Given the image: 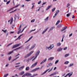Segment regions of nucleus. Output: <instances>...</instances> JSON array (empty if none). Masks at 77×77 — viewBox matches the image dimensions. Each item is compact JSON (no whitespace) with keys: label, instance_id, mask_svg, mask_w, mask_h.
Wrapping results in <instances>:
<instances>
[{"label":"nucleus","instance_id":"nucleus-1","mask_svg":"<svg viewBox=\"0 0 77 77\" xmlns=\"http://www.w3.org/2000/svg\"><path fill=\"white\" fill-rule=\"evenodd\" d=\"M23 47V46H20V47H19L17 48L14 49L13 50L10 52H9L8 53V54H12V53L14 52V51H15V50H18V49H20V48H22Z\"/></svg>","mask_w":77,"mask_h":77},{"label":"nucleus","instance_id":"nucleus-2","mask_svg":"<svg viewBox=\"0 0 77 77\" xmlns=\"http://www.w3.org/2000/svg\"><path fill=\"white\" fill-rule=\"evenodd\" d=\"M39 53H40V51H38L36 52L35 57L34 58V59H33L32 60V62L33 61V60H35V59H36V57H37V56H38L39 55Z\"/></svg>","mask_w":77,"mask_h":77},{"label":"nucleus","instance_id":"nucleus-3","mask_svg":"<svg viewBox=\"0 0 77 77\" xmlns=\"http://www.w3.org/2000/svg\"><path fill=\"white\" fill-rule=\"evenodd\" d=\"M34 52V51H31V52H30L28 54L26 55L25 57V58H27V57H29V56H30V55H31V54H32L33 52Z\"/></svg>","mask_w":77,"mask_h":77},{"label":"nucleus","instance_id":"nucleus-4","mask_svg":"<svg viewBox=\"0 0 77 77\" xmlns=\"http://www.w3.org/2000/svg\"><path fill=\"white\" fill-rule=\"evenodd\" d=\"M20 45H21V43L15 45L13 46L12 49H13V48H16V47H19V46H20Z\"/></svg>","mask_w":77,"mask_h":77},{"label":"nucleus","instance_id":"nucleus-5","mask_svg":"<svg viewBox=\"0 0 77 77\" xmlns=\"http://www.w3.org/2000/svg\"><path fill=\"white\" fill-rule=\"evenodd\" d=\"M38 63V62H36L35 63H34V64H32L30 67V68H33V67H35V66H36V65H37V64Z\"/></svg>","mask_w":77,"mask_h":77},{"label":"nucleus","instance_id":"nucleus-6","mask_svg":"<svg viewBox=\"0 0 77 77\" xmlns=\"http://www.w3.org/2000/svg\"><path fill=\"white\" fill-rule=\"evenodd\" d=\"M54 47V45H51L48 48V49L49 50H51L52 48H53Z\"/></svg>","mask_w":77,"mask_h":77},{"label":"nucleus","instance_id":"nucleus-7","mask_svg":"<svg viewBox=\"0 0 77 77\" xmlns=\"http://www.w3.org/2000/svg\"><path fill=\"white\" fill-rule=\"evenodd\" d=\"M59 12V10H57L55 14V15L54 16H53V18H54V17H56V16L57 15V14Z\"/></svg>","mask_w":77,"mask_h":77},{"label":"nucleus","instance_id":"nucleus-8","mask_svg":"<svg viewBox=\"0 0 77 77\" xmlns=\"http://www.w3.org/2000/svg\"><path fill=\"white\" fill-rule=\"evenodd\" d=\"M49 70H50V69H47L43 73H42L41 75H44V74H45V73H46V72H48V71Z\"/></svg>","mask_w":77,"mask_h":77},{"label":"nucleus","instance_id":"nucleus-9","mask_svg":"<svg viewBox=\"0 0 77 77\" xmlns=\"http://www.w3.org/2000/svg\"><path fill=\"white\" fill-rule=\"evenodd\" d=\"M67 26H66V27H63V29H62L61 30V31L63 32V31L65 30H66V29H67Z\"/></svg>","mask_w":77,"mask_h":77},{"label":"nucleus","instance_id":"nucleus-10","mask_svg":"<svg viewBox=\"0 0 77 77\" xmlns=\"http://www.w3.org/2000/svg\"><path fill=\"white\" fill-rule=\"evenodd\" d=\"M46 61H47V58L45 59V60H44L43 61H42L41 63H40V64H42V63H44V62H46Z\"/></svg>","mask_w":77,"mask_h":77},{"label":"nucleus","instance_id":"nucleus-11","mask_svg":"<svg viewBox=\"0 0 77 77\" xmlns=\"http://www.w3.org/2000/svg\"><path fill=\"white\" fill-rule=\"evenodd\" d=\"M46 61H47V58L45 59V60H44L43 61H42L41 63H40V64H42V63H44V62H46Z\"/></svg>","mask_w":77,"mask_h":77},{"label":"nucleus","instance_id":"nucleus-12","mask_svg":"<svg viewBox=\"0 0 77 77\" xmlns=\"http://www.w3.org/2000/svg\"><path fill=\"white\" fill-rule=\"evenodd\" d=\"M24 66H22L21 67H20L19 69H18L19 70H21V69H23V68H24Z\"/></svg>","mask_w":77,"mask_h":77},{"label":"nucleus","instance_id":"nucleus-13","mask_svg":"<svg viewBox=\"0 0 77 77\" xmlns=\"http://www.w3.org/2000/svg\"><path fill=\"white\" fill-rule=\"evenodd\" d=\"M24 74V71H23L21 72H20L19 73V75H23Z\"/></svg>","mask_w":77,"mask_h":77},{"label":"nucleus","instance_id":"nucleus-14","mask_svg":"<svg viewBox=\"0 0 77 77\" xmlns=\"http://www.w3.org/2000/svg\"><path fill=\"white\" fill-rule=\"evenodd\" d=\"M32 38H33V36H31L28 40L25 42V43H26L27 42H29V41H30V40Z\"/></svg>","mask_w":77,"mask_h":77},{"label":"nucleus","instance_id":"nucleus-15","mask_svg":"<svg viewBox=\"0 0 77 77\" xmlns=\"http://www.w3.org/2000/svg\"><path fill=\"white\" fill-rule=\"evenodd\" d=\"M53 59H54V57H50L48 59V60H51Z\"/></svg>","mask_w":77,"mask_h":77},{"label":"nucleus","instance_id":"nucleus-16","mask_svg":"<svg viewBox=\"0 0 77 77\" xmlns=\"http://www.w3.org/2000/svg\"><path fill=\"white\" fill-rule=\"evenodd\" d=\"M62 49L61 48H58L57 50V51H62Z\"/></svg>","mask_w":77,"mask_h":77},{"label":"nucleus","instance_id":"nucleus-17","mask_svg":"<svg viewBox=\"0 0 77 77\" xmlns=\"http://www.w3.org/2000/svg\"><path fill=\"white\" fill-rule=\"evenodd\" d=\"M10 24H12L13 23V17H11L10 19Z\"/></svg>","mask_w":77,"mask_h":77},{"label":"nucleus","instance_id":"nucleus-18","mask_svg":"<svg viewBox=\"0 0 77 77\" xmlns=\"http://www.w3.org/2000/svg\"><path fill=\"white\" fill-rule=\"evenodd\" d=\"M68 74H69V75H69V76L71 77V75H72V74H73V72H71L70 73H68Z\"/></svg>","mask_w":77,"mask_h":77},{"label":"nucleus","instance_id":"nucleus-19","mask_svg":"<svg viewBox=\"0 0 77 77\" xmlns=\"http://www.w3.org/2000/svg\"><path fill=\"white\" fill-rule=\"evenodd\" d=\"M56 72H55L50 75L49 76H51V75H56Z\"/></svg>","mask_w":77,"mask_h":77},{"label":"nucleus","instance_id":"nucleus-20","mask_svg":"<svg viewBox=\"0 0 77 77\" xmlns=\"http://www.w3.org/2000/svg\"><path fill=\"white\" fill-rule=\"evenodd\" d=\"M48 28H46V29L42 33V34H44V33H45V32L48 30Z\"/></svg>","mask_w":77,"mask_h":77},{"label":"nucleus","instance_id":"nucleus-21","mask_svg":"<svg viewBox=\"0 0 77 77\" xmlns=\"http://www.w3.org/2000/svg\"><path fill=\"white\" fill-rule=\"evenodd\" d=\"M60 23V20H58L57 22L55 25L56 26H57V24H59V23Z\"/></svg>","mask_w":77,"mask_h":77},{"label":"nucleus","instance_id":"nucleus-22","mask_svg":"<svg viewBox=\"0 0 77 77\" xmlns=\"http://www.w3.org/2000/svg\"><path fill=\"white\" fill-rule=\"evenodd\" d=\"M29 69H30L29 67H26V71H28Z\"/></svg>","mask_w":77,"mask_h":77},{"label":"nucleus","instance_id":"nucleus-23","mask_svg":"<svg viewBox=\"0 0 77 77\" xmlns=\"http://www.w3.org/2000/svg\"><path fill=\"white\" fill-rule=\"evenodd\" d=\"M20 4H18L16 6H15V7H14L13 8H17V7H18V6H20Z\"/></svg>","mask_w":77,"mask_h":77},{"label":"nucleus","instance_id":"nucleus-24","mask_svg":"<svg viewBox=\"0 0 77 77\" xmlns=\"http://www.w3.org/2000/svg\"><path fill=\"white\" fill-rule=\"evenodd\" d=\"M21 35H20V36L17 38L15 40H18V39H20V38H21Z\"/></svg>","mask_w":77,"mask_h":77},{"label":"nucleus","instance_id":"nucleus-25","mask_svg":"<svg viewBox=\"0 0 77 77\" xmlns=\"http://www.w3.org/2000/svg\"><path fill=\"white\" fill-rule=\"evenodd\" d=\"M51 7V6H48L46 8V11L48 10V9H49Z\"/></svg>","mask_w":77,"mask_h":77},{"label":"nucleus","instance_id":"nucleus-26","mask_svg":"<svg viewBox=\"0 0 77 77\" xmlns=\"http://www.w3.org/2000/svg\"><path fill=\"white\" fill-rule=\"evenodd\" d=\"M71 13H69V14H66V16L67 17H69L70 16V15H71Z\"/></svg>","mask_w":77,"mask_h":77},{"label":"nucleus","instance_id":"nucleus-27","mask_svg":"<svg viewBox=\"0 0 77 77\" xmlns=\"http://www.w3.org/2000/svg\"><path fill=\"white\" fill-rule=\"evenodd\" d=\"M61 24H60L58 25L57 26V28H59V27H61Z\"/></svg>","mask_w":77,"mask_h":77},{"label":"nucleus","instance_id":"nucleus-28","mask_svg":"<svg viewBox=\"0 0 77 77\" xmlns=\"http://www.w3.org/2000/svg\"><path fill=\"white\" fill-rule=\"evenodd\" d=\"M14 9V8L13 7L12 8H10V9H9V10H8V11H7V12H9V11H11V10H12V9Z\"/></svg>","mask_w":77,"mask_h":77},{"label":"nucleus","instance_id":"nucleus-29","mask_svg":"<svg viewBox=\"0 0 77 77\" xmlns=\"http://www.w3.org/2000/svg\"><path fill=\"white\" fill-rule=\"evenodd\" d=\"M17 11V9H15V10H14V11H12L11 12H10V14H11V13H13V12H15V11Z\"/></svg>","mask_w":77,"mask_h":77},{"label":"nucleus","instance_id":"nucleus-30","mask_svg":"<svg viewBox=\"0 0 77 77\" xmlns=\"http://www.w3.org/2000/svg\"><path fill=\"white\" fill-rule=\"evenodd\" d=\"M26 27H27V26L25 27L22 30V31L21 32V33H22V32H23V31H24V29H26Z\"/></svg>","mask_w":77,"mask_h":77},{"label":"nucleus","instance_id":"nucleus-31","mask_svg":"<svg viewBox=\"0 0 77 77\" xmlns=\"http://www.w3.org/2000/svg\"><path fill=\"white\" fill-rule=\"evenodd\" d=\"M55 27L54 26L52 28H51L50 29V31H51V30H53V29H54Z\"/></svg>","mask_w":77,"mask_h":77},{"label":"nucleus","instance_id":"nucleus-32","mask_svg":"<svg viewBox=\"0 0 77 77\" xmlns=\"http://www.w3.org/2000/svg\"><path fill=\"white\" fill-rule=\"evenodd\" d=\"M61 45V43H57V46H60Z\"/></svg>","mask_w":77,"mask_h":77},{"label":"nucleus","instance_id":"nucleus-33","mask_svg":"<svg viewBox=\"0 0 77 77\" xmlns=\"http://www.w3.org/2000/svg\"><path fill=\"white\" fill-rule=\"evenodd\" d=\"M48 18H49V17H47L46 18V19H45V21H48Z\"/></svg>","mask_w":77,"mask_h":77},{"label":"nucleus","instance_id":"nucleus-34","mask_svg":"<svg viewBox=\"0 0 77 77\" xmlns=\"http://www.w3.org/2000/svg\"><path fill=\"white\" fill-rule=\"evenodd\" d=\"M8 75H9V74L7 73V74L5 75H4V77H6L8 76Z\"/></svg>","mask_w":77,"mask_h":77},{"label":"nucleus","instance_id":"nucleus-35","mask_svg":"<svg viewBox=\"0 0 77 77\" xmlns=\"http://www.w3.org/2000/svg\"><path fill=\"white\" fill-rule=\"evenodd\" d=\"M17 15H16V14H15V17H14L15 21V20H16V18H17Z\"/></svg>","mask_w":77,"mask_h":77},{"label":"nucleus","instance_id":"nucleus-36","mask_svg":"<svg viewBox=\"0 0 77 77\" xmlns=\"http://www.w3.org/2000/svg\"><path fill=\"white\" fill-rule=\"evenodd\" d=\"M18 58H19V57H18L16 58L15 59H14L12 61V62H14V60H17V59H18Z\"/></svg>","mask_w":77,"mask_h":77},{"label":"nucleus","instance_id":"nucleus-37","mask_svg":"<svg viewBox=\"0 0 77 77\" xmlns=\"http://www.w3.org/2000/svg\"><path fill=\"white\" fill-rule=\"evenodd\" d=\"M11 2V1H9L8 2H7L6 3L7 5H8V4H9V3Z\"/></svg>","mask_w":77,"mask_h":77},{"label":"nucleus","instance_id":"nucleus-38","mask_svg":"<svg viewBox=\"0 0 77 77\" xmlns=\"http://www.w3.org/2000/svg\"><path fill=\"white\" fill-rule=\"evenodd\" d=\"M69 54H66L65 55V57H67V56H69Z\"/></svg>","mask_w":77,"mask_h":77},{"label":"nucleus","instance_id":"nucleus-39","mask_svg":"<svg viewBox=\"0 0 77 77\" xmlns=\"http://www.w3.org/2000/svg\"><path fill=\"white\" fill-rule=\"evenodd\" d=\"M2 31H3L4 33H6V32H7V30H3V29H2Z\"/></svg>","mask_w":77,"mask_h":77},{"label":"nucleus","instance_id":"nucleus-40","mask_svg":"<svg viewBox=\"0 0 77 77\" xmlns=\"http://www.w3.org/2000/svg\"><path fill=\"white\" fill-rule=\"evenodd\" d=\"M58 62H59V60H57L55 61V64H56L57 63H58Z\"/></svg>","mask_w":77,"mask_h":77},{"label":"nucleus","instance_id":"nucleus-41","mask_svg":"<svg viewBox=\"0 0 77 77\" xmlns=\"http://www.w3.org/2000/svg\"><path fill=\"white\" fill-rule=\"evenodd\" d=\"M35 71H36L35 70V69H33V70H31V72H35Z\"/></svg>","mask_w":77,"mask_h":77},{"label":"nucleus","instance_id":"nucleus-42","mask_svg":"<svg viewBox=\"0 0 77 77\" xmlns=\"http://www.w3.org/2000/svg\"><path fill=\"white\" fill-rule=\"evenodd\" d=\"M31 58L30 59L29 58L28 59V60H27V62L28 63L30 61V60H31Z\"/></svg>","mask_w":77,"mask_h":77},{"label":"nucleus","instance_id":"nucleus-43","mask_svg":"<svg viewBox=\"0 0 77 77\" xmlns=\"http://www.w3.org/2000/svg\"><path fill=\"white\" fill-rule=\"evenodd\" d=\"M35 45H34L32 47H31V49H32V48H33L35 47Z\"/></svg>","mask_w":77,"mask_h":77},{"label":"nucleus","instance_id":"nucleus-44","mask_svg":"<svg viewBox=\"0 0 77 77\" xmlns=\"http://www.w3.org/2000/svg\"><path fill=\"white\" fill-rule=\"evenodd\" d=\"M35 21V19H33L31 21V23H33V22H34Z\"/></svg>","mask_w":77,"mask_h":77},{"label":"nucleus","instance_id":"nucleus-45","mask_svg":"<svg viewBox=\"0 0 77 77\" xmlns=\"http://www.w3.org/2000/svg\"><path fill=\"white\" fill-rule=\"evenodd\" d=\"M26 76V73L24 74V75L22 76V77H25Z\"/></svg>","mask_w":77,"mask_h":77},{"label":"nucleus","instance_id":"nucleus-46","mask_svg":"<svg viewBox=\"0 0 77 77\" xmlns=\"http://www.w3.org/2000/svg\"><path fill=\"white\" fill-rule=\"evenodd\" d=\"M69 63V61H66L64 63V64H68Z\"/></svg>","mask_w":77,"mask_h":77},{"label":"nucleus","instance_id":"nucleus-47","mask_svg":"<svg viewBox=\"0 0 77 77\" xmlns=\"http://www.w3.org/2000/svg\"><path fill=\"white\" fill-rule=\"evenodd\" d=\"M39 69V67H38L37 68L35 69V71H37V70H38V69Z\"/></svg>","mask_w":77,"mask_h":77},{"label":"nucleus","instance_id":"nucleus-48","mask_svg":"<svg viewBox=\"0 0 77 77\" xmlns=\"http://www.w3.org/2000/svg\"><path fill=\"white\" fill-rule=\"evenodd\" d=\"M13 43H11L9 44H8L7 45V47H8V46H9L10 45H11V44H12Z\"/></svg>","mask_w":77,"mask_h":77},{"label":"nucleus","instance_id":"nucleus-49","mask_svg":"<svg viewBox=\"0 0 77 77\" xmlns=\"http://www.w3.org/2000/svg\"><path fill=\"white\" fill-rule=\"evenodd\" d=\"M9 60H11V59H12V57L10 56V57L9 58Z\"/></svg>","mask_w":77,"mask_h":77},{"label":"nucleus","instance_id":"nucleus-50","mask_svg":"<svg viewBox=\"0 0 77 77\" xmlns=\"http://www.w3.org/2000/svg\"><path fill=\"white\" fill-rule=\"evenodd\" d=\"M55 9H56V8H53L52 10V12H54V11H55Z\"/></svg>","mask_w":77,"mask_h":77},{"label":"nucleus","instance_id":"nucleus-51","mask_svg":"<svg viewBox=\"0 0 77 77\" xmlns=\"http://www.w3.org/2000/svg\"><path fill=\"white\" fill-rule=\"evenodd\" d=\"M63 38H64V36H63V38H62V39L61 40V42H63Z\"/></svg>","mask_w":77,"mask_h":77},{"label":"nucleus","instance_id":"nucleus-52","mask_svg":"<svg viewBox=\"0 0 77 77\" xmlns=\"http://www.w3.org/2000/svg\"><path fill=\"white\" fill-rule=\"evenodd\" d=\"M48 65H49V66H51V65H53V64L51 63H50L48 64Z\"/></svg>","mask_w":77,"mask_h":77},{"label":"nucleus","instance_id":"nucleus-53","mask_svg":"<svg viewBox=\"0 0 77 77\" xmlns=\"http://www.w3.org/2000/svg\"><path fill=\"white\" fill-rule=\"evenodd\" d=\"M74 65V64L73 63H71L70 64L69 66H72Z\"/></svg>","mask_w":77,"mask_h":77},{"label":"nucleus","instance_id":"nucleus-54","mask_svg":"<svg viewBox=\"0 0 77 77\" xmlns=\"http://www.w3.org/2000/svg\"><path fill=\"white\" fill-rule=\"evenodd\" d=\"M53 68H51L48 71V72H50V71H52V70H53Z\"/></svg>","mask_w":77,"mask_h":77},{"label":"nucleus","instance_id":"nucleus-55","mask_svg":"<svg viewBox=\"0 0 77 77\" xmlns=\"http://www.w3.org/2000/svg\"><path fill=\"white\" fill-rule=\"evenodd\" d=\"M70 6V5L69 3L67 4V8H68V6Z\"/></svg>","mask_w":77,"mask_h":77},{"label":"nucleus","instance_id":"nucleus-56","mask_svg":"<svg viewBox=\"0 0 77 77\" xmlns=\"http://www.w3.org/2000/svg\"><path fill=\"white\" fill-rule=\"evenodd\" d=\"M41 1H40L38 2V5H39L40 4H41Z\"/></svg>","mask_w":77,"mask_h":77},{"label":"nucleus","instance_id":"nucleus-57","mask_svg":"<svg viewBox=\"0 0 77 77\" xmlns=\"http://www.w3.org/2000/svg\"><path fill=\"white\" fill-rule=\"evenodd\" d=\"M46 3H47V2H44L42 4V5L43 6V5H45V4H46Z\"/></svg>","mask_w":77,"mask_h":77},{"label":"nucleus","instance_id":"nucleus-58","mask_svg":"<svg viewBox=\"0 0 77 77\" xmlns=\"http://www.w3.org/2000/svg\"><path fill=\"white\" fill-rule=\"evenodd\" d=\"M67 49V47H66L65 48H64L63 50H66Z\"/></svg>","mask_w":77,"mask_h":77},{"label":"nucleus","instance_id":"nucleus-59","mask_svg":"<svg viewBox=\"0 0 77 77\" xmlns=\"http://www.w3.org/2000/svg\"><path fill=\"white\" fill-rule=\"evenodd\" d=\"M7 1H8V0H4V2H7Z\"/></svg>","mask_w":77,"mask_h":77},{"label":"nucleus","instance_id":"nucleus-60","mask_svg":"<svg viewBox=\"0 0 77 77\" xmlns=\"http://www.w3.org/2000/svg\"><path fill=\"white\" fill-rule=\"evenodd\" d=\"M14 33V32L12 31V32H11L10 34H12V33Z\"/></svg>","mask_w":77,"mask_h":77},{"label":"nucleus","instance_id":"nucleus-61","mask_svg":"<svg viewBox=\"0 0 77 77\" xmlns=\"http://www.w3.org/2000/svg\"><path fill=\"white\" fill-rule=\"evenodd\" d=\"M20 55V54H17V55L15 56V57H17V56H19Z\"/></svg>","mask_w":77,"mask_h":77},{"label":"nucleus","instance_id":"nucleus-62","mask_svg":"<svg viewBox=\"0 0 77 77\" xmlns=\"http://www.w3.org/2000/svg\"><path fill=\"white\" fill-rule=\"evenodd\" d=\"M72 33H71L69 35V37H71V36H72Z\"/></svg>","mask_w":77,"mask_h":77},{"label":"nucleus","instance_id":"nucleus-63","mask_svg":"<svg viewBox=\"0 0 77 77\" xmlns=\"http://www.w3.org/2000/svg\"><path fill=\"white\" fill-rule=\"evenodd\" d=\"M21 29L19 28V32H21Z\"/></svg>","mask_w":77,"mask_h":77},{"label":"nucleus","instance_id":"nucleus-64","mask_svg":"<svg viewBox=\"0 0 77 77\" xmlns=\"http://www.w3.org/2000/svg\"><path fill=\"white\" fill-rule=\"evenodd\" d=\"M19 28H21V25H20Z\"/></svg>","mask_w":77,"mask_h":77}]
</instances>
